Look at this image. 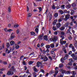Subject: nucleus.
<instances>
[{"mask_svg":"<svg viewBox=\"0 0 77 77\" xmlns=\"http://www.w3.org/2000/svg\"><path fill=\"white\" fill-rule=\"evenodd\" d=\"M15 69L14 68V67H12L11 69H10V71H8L7 73V74L8 75H13L14 74V71H15Z\"/></svg>","mask_w":77,"mask_h":77,"instance_id":"1","label":"nucleus"},{"mask_svg":"<svg viewBox=\"0 0 77 77\" xmlns=\"http://www.w3.org/2000/svg\"><path fill=\"white\" fill-rule=\"evenodd\" d=\"M65 18H62V17H60V18L59 19V22H60L62 20H64V21H67L68 20V14H66L65 16Z\"/></svg>","mask_w":77,"mask_h":77,"instance_id":"2","label":"nucleus"},{"mask_svg":"<svg viewBox=\"0 0 77 77\" xmlns=\"http://www.w3.org/2000/svg\"><path fill=\"white\" fill-rule=\"evenodd\" d=\"M35 30L36 33H38V32H39V29H38L39 28V26H35Z\"/></svg>","mask_w":77,"mask_h":77,"instance_id":"3","label":"nucleus"},{"mask_svg":"<svg viewBox=\"0 0 77 77\" xmlns=\"http://www.w3.org/2000/svg\"><path fill=\"white\" fill-rule=\"evenodd\" d=\"M58 39V37L57 36H54V37L52 38V41L54 42L56 41V40Z\"/></svg>","mask_w":77,"mask_h":77,"instance_id":"4","label":"nucleus"},{"mask_svg":"<svg viewBox=\"0 0 77 77\" xmlns=\"http://www.w3.org/2000/svg\"><path fill=\"white\" fill-rule=\"evenodd\" d=\"M41 65H42V62L38 61L37 63L36 66L37 67H39V66H41Z\"/></svg>","mask_w":77,"mask_h":77,"instance_id":"5","label":"nucleus"},{"mask_svg":"<svg viewBox=\"0 0 77 77\" xmlns=\"http://www.w3.org/2000/svg\"><path fill=\"white\" fill-rule=\"evenodd\" d=\"M43 37H44V34H42L38 36V38H39V39H41V40H42V38H43Z\"/></svg>","mask_w":77,"mask_h":77,"instance_id":"6","label":"nucleus"},{"mask_svg":"<svg viewBox=\"0 0 77 77\" xmlns=\"http://www.w3.org/2000/svg\"><path fill=\"white\" fill-rule=\"evenodd\" d=\"M15 50V47H13L12 48H10V51H8V53H9L11 52V51H13Z\"/></svg>","mask_w":77,"mask_h":77,"instance_id":"7","label":"nucleus"},{"mask_svg":"<svg viewBox=\"0 0 77 77\" xmlns=\"http://www.w3.org/2000/svg\"><path fill=\"white\" fill-rule=\"evenodd\" d=\"M62 39H61L60 40V42L61 44H66V41H62Z\"/></svg>","mask_w":77,"mask_h":77,"instance_id":"8","label":"nucleus"},{"mask_svg":"<svg viewBox=\"0 0 77 77\" xmlns=\"http://www.w3.org/2000/svg\"><path fill=\"white\" fill-rule=\"evenodd\" d=\"M7 18L9 20H11V19H12L11 16L9 15H7Z\"/></svg>","mask_w":77,"mask_h":77,"instance_id":"9","label":"nucleus"},{"mask_svg":"<svg viewBox=\"0 0 77 77\" xmlns=\"http://www.w3.org/2000/svg\"><path fill=\"white\" fill-rule=\"evenodd\" d=\"M71 30V26H69L68 30V33L71 34V32H70Z\"/></svg>","mask_w":77,"mask_h":77,"instance_id":"10","label":"nucleus"},{"mask_svg":"<svg viewBox=\"0 0 77 77\" xmlns=\"http://www.w3.org/2000/svg\"><path fill=\"white\" fill-rule=\"evenodd\" d=\"M15 42L14 41H12L10 42V44L11 45H13L14 44H15Z\"/></svg>","mask_w":77,"mask_h":77,"instance_id":"11","label":"nucleus"},{"mask_svg":"<svg viewBox=\"0 0 77 77\" xmlns=\"http://www.w3.org/2000/svg\"><path fill=\"white\" fill-rule=\"evenodd\" d=\"M61 72L62 74H68V71H65V70H62Z\"/></svg>","mask_w":77,"mask_h":77,"instance_id":"12","label":"nucleus"},{"mask_svg":"<svg viewBox=\"0 0 77 77\" xmlns=\"http://www.w3.org/2000/svg\"><path fill=\"white\" fill-rule=\"evenodd\" d=\"M61 26V24L60 23H58L57 24V28H59Z\"/></svg>","mask_w":77,"mask_h":77,"instance_id":"13","label":"nucleus"},{"mask_svg":"<svg viewBox=\"0 0 77 77\" xmlns=\"http://www.w3.org/2000/svg\"><path fill=\"white\" fill-rule=\"evenodd\" d=\"M44 39L46 41H48V37H47V36L45 35L44 37Z\"/></svg>","mask_w":77,"mask_h":77,"instance_id":"14","label":"nucleus"},{"mask_svg":"<svg viewBox=\"0 0 77 77\" xmlns=\"http://www.w3.org/2000/svg\"><path fill=\"white\" fill-rule=\"evenodd\" d=\"M74 45L75 47L77 48V41L76 40L75 41V44H74Z\"/></svg>","mask_w":77,"mask_h":77,"instance_id":"15","label":"nucleus"},{"mask_svg":"<svg viewBox=\"0 0 77 77\" xmlns=\"http://www.w3.org/2000/svg\"><path fill=\"white\" fill-rule=\"evenodd\" d=\"M43 52L44 53H45V52H46V53H48L49 52V49H47V50L46 51L45 50H43Z\"/></svg>","mask_w":77,"mask_h":77,"instance_id":"16","label":"nucleus"},{"mask_svg":"<svg viewBox=\"0 0 77 77\" xmlns=\"http://www.w3.org/2000/svg\"><path fill=\"white\" fill-rule=\"evenodd\" d=\"M33 69L35 72H38V70L36 69L35 66L33 67Z\"/></svg>","mask_w":77,"mask_h":77,"instance_id":"17","label":"nucleus"},{"mask_svg":"<svg viewBox=\"0 0 77 77\" xmlns=\"http://www.w3.org/2000/svg\"><path fill=\"white\" fill-rule=\"evenodd\" d=\"M50 46L51 47V48H54V47L55 46H54V43H52L50 45Z\"/></svg>","mask_w":77,"mask_h":77,"instance_id":"18","label":"nucleus"},{"mask_svg":"<svg viewBox=\"0 0 77 77\" xmlns=\"http://www.w3.org/2000/svg\"><path fill=\"white\" fill-rule=\"evenodd\" d=\"M45 47L46 48H47V49H48L50 48V46L49 45H47L45 46Z\"/></svg>","mask_w":77,"mask_h":77,"instance_id":"19","label":"nucleus"},{"mask_svg":"<svg viewBox=\"0 0 77 77\" xmlns=\"http://www.w3.org/2000/svg\"><path fill=\"white\" fill-rule=\"evenodd\" d=\"M64 59L65 60L68 59V54H66L65 55V57H64Z\"/></svg>","mask_w":77,"mask_h":77,"instance_id":"20","label":"nucleus"},{"mask_svg":"<svg viewBox=\"0 0 77 77\" xmlns=\"http://www.w3.org/2000/svg\"><path fill=\"white\" fill-rule=\"evenodd\" d=\"M10 47V44L9 43H7V48H9Z\"/></svg>","mask_w":77,"mask_h":77,"instance_id":"21","label":"nucleus"},{"mask_svg":"<svg viewBox=\"0 0 77 77\" xmlns=\"http://www.w3.org/2000/svg\"><path fill=\"white\" fill-rule=\"evenodd\" d=\"M61 62L62 63H64V59H63V57H62L60 60Z\"/></svg>","mask_w":77,"mask_h":77,"instance_id":"22","label":"nucleus"},{"mask_svg":"<svg viewBox=\"0 0 77 77\" xmlns=\"http://www.w3.org/2000/svg\"><path fill=\"white\" fill-rule=\"evenodd\" d=\"M10 37L11 39H13V38H14L15 37V35H11Z\"/></svg>","mask_w":77,"mask_h":77,"instance_id":"23","label":"nucleus"},{"mask_svg":"<svg viewBox=\"0 0 77 77\" xmlns=\"http://www.w3.org/2000/svg\"><path fill=\"white\" fill-rule=\"evenodd\" d=\"M59 12L61 14H63V11H62V10H59Z\"/></svg>","mask_w":77,"mask_h":77,"instance_id":"24","label":"nucleus"},{"mask_svg":"<svg viewBox=\"0 0 77 77\" xmlns=\"http://www.w3.org/2000/svg\"><path fill=\"white\" fill-rule=\"evenodd\" d=\"M64 29L65 27H64L63 26L60 28V30H64Z\"/></svg>","mask_w":77,"mask_h":77,"instance_id":"25","label":"nucleus"},{"mask_svg":"<svg viewBox=\"0 0 77 77\" xmlns=\"http://www.w3.org/2000/svg\"><path fill=\"white\" fill-rule=\"evenodd\" d=\"M58 72H59L57 70L55 71V74L54 75V77H55V76H56V75H57L56 74H57V73H58Z\"/></svg>","mask_w":77,"mask_h":77,"instance_id":"26","label":"nucleus"},{"mask_svg":"<svg viewBox=\"0 0 77 77\" xmlns=\"http://www.w3.org/2000/svg\"><path fill=\"white\" fill-rule=\"evenodd\" d=\"M59 68H62L63 67V65L61 63L59 64Z\"/></svg>","mask_w":77,"mask_h":77,"instance_id":"27","label":"nucleus"},{"mask_svg":"<svg viewBox=\"0 0 77 77\" xmlns=\"http://www.w3.org/2000/svg\"><path fill=\"white\" fill-rule=\"evenodd\" d=\"M54 16L55 17H58V13H56L54 14Z\"/></svg>","mask_w":77,"mask_h":77,"instance_id":"28","label":"nucleus"},{"mask_svg":"<svg viewBox=\"0 0 77 77\" xmlns=\"http://www.w3.org/2000/svg\"><path fill=\"white\" fill-rule=\"evenodd\" d=\"M19 26V25L17 24H15L14 26V27H18Z\"/></svg>","mask_w":77,"mask_h":77,"instance_id":"29","label":"nucleus"},{"mask_svg":"<svg viewBox=\"0 0 77 77\" xmlns=\"http://www.w3.org/2000/svg\"><path fill=\"white\" fill-rule=\"evenodd\" d=\"M63 51H64V52L65 53H67L66 51V49H65V48H63Z\"/></svg>","mask_w":77,"mask_h":77,"instance_id":"30","label":"nucleus"},{"mask_svg":"<svg viewBox=\"0 0 77 77\" xmlns=\"http://www.w3.org/2000/svg\"><path fill=\"white\" fill-rule=\"evenodd\" d=\"M33 62L30 61L28 63L29 65H32V64H33Z\"/></svg>","mask_w":77,"mask_h":77,"instance_id":"31","label":"nucleus"},{"mask_svg":"<svg viewBox=\"0 0 77 77\" xmlns=\"http://www.w3.org/2000/svg\"><path fill=\"white\" fill-rule=\"evenodd\" d=\"M72 72L73 74V75H75L76 74V72L75 71H72Z\"/></svg>","mask_w":77,"mask_h":77,"instance_id":"32","label":"nucleus"},{"mask_svg":"<svg viewBox=\"0 0 77 77\" xmlns=\"http://www.w3.org/2000/svg\"><path fill=\"white\" fill-rule=\"evenodd\" d=\"M72 6L74 8H75L76 6V4L75 3H74L72 4Z\"/></svg>","mask_w":77,"mask_h":77,"instance_id":"33","label":"nucleus"},{"mask_svg":"<svg viewBox=\"0 0 77 77\" xmlns=\"http://www.w3.org/2000/svg\"><path fill=\"white\" fill-rule=\"evenodd\" d=\"M12 31H13V30L11 29H9L8 30V32H11Z\"/></svg>","mask_w":77,"mask_h":77,"instance_id":"34","label":"nucleus"},{"mask_svg":"<svg viewBox=\"0 0 77 77\" xmlns=\"http://www.w3.org/2000/svg\"><path fill=\"white\" fill-rule=\"evenodd\" d=\"M53 29L54 30H57V29L56 28V27L55 26H54L53 27Z\"/></svg>","mask_w":77,"mask_h":77,"instance_id":"35","label":"nucleus"},{"mask_svg":"<svg viewBox=\"0 0 77 77\" xmlns=\"http://www.w3.org/2000/svg\"><path fill=\"white\" fill-rule=\"evenodd\" d=\"M61 9H65V5H61Z\"/></svg>","mask_w":77,"mask_h":77,"instance_id":"36","label":"nucleus"},{"mask_svg":"<svg viewBox=\"0 0 77 77\" xmlns=\"http://www.w3.org/2000/svg\"><path fill=\"white\" fill-rule=\"evenodd\" d=\"M8 11L9 12H11V7H8Z\"/></svg>","mask_w":77,"mask_h":77,"instance_id":"37","label":"nucleus"},{"mask_svg":"<svg viewBox=\"0 0 77 77\" xmlns=\"http://www.w3.org/2000/svg\"><path fill=\"white\" fill-rule=\"evenodd\" d=\"M52 17V15L51 14H50L49 16V21H50L51 20V18Z\"/></svg>","mask_w":77,"mask_h":77,"instance_id":"38","label":"nucleus"},{"mask_svg":"<svg viewBox=\"0 0 77 77\" xmlns=\"http://www.w3.org/2000/svg\"><path fill=\"white\" fill-rule=\"evenodd\" d=\"M57 20H56V21H54V23H53V25H56V22H57Z\"/></svg>","mask_w":77,"mask_h":77,"instance_id":"39","label":"nucleus"},{"mask_svg":"<svg viewBox=\"0 0 77 77\" xmlns=\"http://www.w3.org/2000/svg\"><path fill=\"white\" fill-rule=\"evenodd\" d=\"M32 16V14L29 13L27 15V17H31Z\"/></svg>","mask_w":77,"mask_h":77,"instance_id":"40","label":"nucleus"},{"mask_svg":"<svg viewBox=\"0 0 77 77\" xmlns=\"http://www.w3.org/2000/svg\"><path fill=\"white\" fill-rule=\"evenodd\" d=\"M74 11L73 10H72L71 11V15H72V14H74Z\"/></svg>","mask_w":77,"mask_h":77,"instance_id":"41","label":"nucleus"},{"mask_svg":"<svg viewBox=\"0 0 77 77\" xmlns=\"http://www.w3.org/2000/svg\"><path fill=\"white\" fill-rule=\"evenodd\" d=\"M19 47H20V46L18 45H16L15 46V48L16 49H18V48H19Z\"/></svg>","mask_w":77,"mask_h":77,"instance_id":"42","label":"nucleus"},{"mask_svg":"<svg viewBox=\"0 0 77 77\" xmlns=\"http://www.w3.org/2000/svg\"><path fill=\"white\" fill-rule=\"evenodd\" d=\"M5 32H8V28H5L4 29Z\"/></svg>","mask_w":77,"mask_h":77,"instance_id":"43","label":"nucleus"},{"mask_svg":"<svg viewBox=\"0 0 77 77\" xmlns=\"http://www.w3.org/2000/svg\"><path fill=\"white\" fill-rule=\"evenodd\" d=\"M47 60H48V58L47 57H45L44 58V61H47Z\"/></svg>","mask_w":77,"mask_h":77,"instance_id":"44","label":"nucleus"},{"mask_svg":"<svg viewBox=\"0 0 77 77\" xmlns=\"http://www.w3.org/2000/svg\"><path fill=\"white\" fill-rule=\"evenodd\" d=\"M44 45V44L43 43H42L40 45V47H42Z\"/></svg>","mask_w":77,"mask_h":77,"instance_id":"45","label":"nucleus"},{"mask_svg":"<svg viewBox=\"0 0 77 77\" xmlns=\"http://www.w3.org/2000/svg\"><path fill=\"white\" fill-rule=\"evenodd\" d=\"M33 76L34 77H36V74L35 73H33Z\"/></svg>","mask_w":77,"mask_h":77,"instance_id":"46","label":"nucleus"},{"mask_svg":"<svg viewBox=\"0 0 77 77\" xmlns=\"http://www.w3.org/2000/svg\"><path fill=\"white\" fill-rule=\"evenodd\" d=\"M22 63L23 64V65H26V63H25V61H24V60H23V61Z\"/></svg>","mask_w":77,"mask_h":77,"instance_id":"47","label":"nucleus"},{"mask_svg":"<svg viewBox=\"0 0 77 77\" xmlns=\"http://www.w3.org/2000/svg\"><path fill=\"white\" fill-rule=\"evenodd\" d=\"M34 54V52H32L29 55V56H30V55H32V56H34L35 55Z\"/></svg>","mask_w":77,"mask_h":77,"instance_id":"48","label":"nucleus"},{"mask_svg":"<svg viewBox=\"0 0 77 77\" xmlns=\"http://www.w3.org/2000/svg\"><path fill=\"white\" fill-rule=\"evenodd\" d=\"M52 8L53 9H56V7L54 5H53L52 6Z\"/></svg>","mask_w":77,"mask_h":77,"instance_id":"49","label":"nucleus"},{"mask_svg":"<svg viewBox=\"0 0 77 77\" xmlns=\"http://www.w3.org/2000/svg\"><path fill=\"white\" fill-rule=\"evenodd\" d=\"M4 70H5V68L0 69V71H4Z\"/></svg>","mask_w":77,"mask_h":77,"instance_id":"50","label":"nucleus"},{"mask_svg":"<svg viewBox=\"0 0 77 77\" xmlns=\"http://www.w3.org/2000/svg\"><path fill=\"white\" fill-rule=\"evenodd\" d=\"M31 35H35V32H32L31 33Z\"/></svg>","mask_w":77,"mask_h":77,"instance_id":"51","label":"nucleus"},{"mask_svg":"<svg viewBox=\"0 0 77 77\" xmlns=\"http://www.w3.org/2000/svg\"><path fill=\"white\" fill-rule=\"evenodd\" d=\"M61 34L62 35H65V32H61Z\"/></svg>","mask_w":77,"mask_h":77,"instance_id":"52","label":"nucleus"},{"mask_svg":"<svg viewBox=\"0 0 77 77\" xmlns=\"http://www.w3.org/2000/svg\"><path fill=\"white\" fill-rule=\"evenodd\" d=\"M16 33H17V34L19 33H20V31L18 29H17L16 30Z\"/></svg>","mask_w":77,"mask_h":77,"instance_id":"53","label":"nucleus"},{"mask_svg":"<svg viewBox=\"0 0 77 77\" xmlns=\"http://www.w3.org/2000/svg\"><path fill=\"white\" fill-rule=\"evenodd\" d=\"M24 57V56L23 55L22 56H21L20 58V60H22L23 59V58Z\"/></svg>","mask_w":77,"mask_h":77,"instance_id":"54","label":"nucleus"},{"mask_svg":"<svg viewBox=\"0 0 77 77\" xmlns=\"http://www.w3.org/2000/svg\"><path fill=\"white\" fill-rule=\"evenodd\" d=\"M73 59H75V60H76L77 59V57L76 56H75L73 57Z\"/></svg>","mask_w":77,"mask_h":77,"instance_id":"55","label":"nucleus"},{"mask_svg":"<svg viewBox=\"0 0 77 77\" xmlns=\"http://www.w3.org/2000/svg\"><path fill=\"white\" fill-rule=\"evenodd\" d=\"M68 38L69 40H71V39H72V37L71 36H69Z\"/></svg>","mask_w":77,"mask_h":77,"instance_id":"56","label":"nucleus"},{"mask_svg":"<svg viewBox=\"0 0 77 77\" xmlns=\"http://www.w3.org/2000/svg\"><path fill=\"white\" fill-rule=\"evenodd\" d=\"M61 37L62 38L61 39H62V40H63V39L65 38V37H64L63 36L61 35Z\"/></svg>","mask_w":77,"mask_h":77,"instance_id":"57","label":"nucleus"},{"mask_svg":"<svg viewBox=\"0 0 77 77\" xmlns=\"http://www.w3.org/2000/svg\"><path fill=\"white\" fill-rule=\"evenodd\" d=\"M69 65H72V62H69V63L68 64Z\"/></svg>","mask_w":77,"mask_h":77,"instance_id":"58","label":"nucleus"},{"mask_svg":"<svg viewBox=\"0 0 77 77\" xmlns=\"http://www.w3.org/2000/svg\"><path fill=\"white\" fill-rule=\"evenodd\" d=\"M48 58H49V59H50L51 60H52V58L51 57V56H48Z\"/></svg>","mask_w":77,"mask_h":77,"instance_id":"59","label":"nucleus"},{"mask_svg":"<svg viewBox=\"0 0 77 77\" xmlns=\"http://www.w3.org/2000/svg\"><path fill=\"white\" fill-rule=\"evenodd\" d=\"M2 48H4L5 47V43H3L2 44Z\"/></svg>","mask_w":77,"mask_h":77,"instance_id":"60","label":"nucleus"},{"mask_svg":"<svg viewBox=\"0 0 77 77\" xmlns=\"http://www.w3.org/2000/svg\"><path fill=\"white\" fill-rule=\"evenodd\" d=\"M71 8V5L69 4V5H68V8Z\"/></svg>","mask_w":77,"mask_h":77,"instance_id":"61","label":"nucleus"},{"mask_svg":"<svg viewBox=\"0 0 77 77\" xmlns=\"http://www.w3.org/2000/svg\"><path fill=\"white\" fill-rule=\"evenodd\" d=\"M54 35H57V31H55L54 32Z\"/></svg>","mask_w":77,"mask_h":77,"instance_id":"62","label":"nucleus"},{"mask_svg":"<svg viewBox=\"0 0 77 77\" xmlns=\"http://www.w3.org/2000/svg\"><path fill=\"white\" fill-rule=\"evenodd\" d=\"M44 59V55H42L41 56V59Z\"/></svg>","mask_w":77,"mask_h":77,"instance_id":"63","label":"nucleus"},{"mask_svg":"<svg viewBox=\"0 0 77 77\" xmlns=\"http://www.w3.org/2000/svg\"><path fill=\"white\" fill-rule=\"evenodd\" d=\"M38 8L40 11H42V8H41V7Z\"/></svg>","mask_w":77,"mask_h":77,"instance_id":"64","label":"nucleus"}]
</instances>
